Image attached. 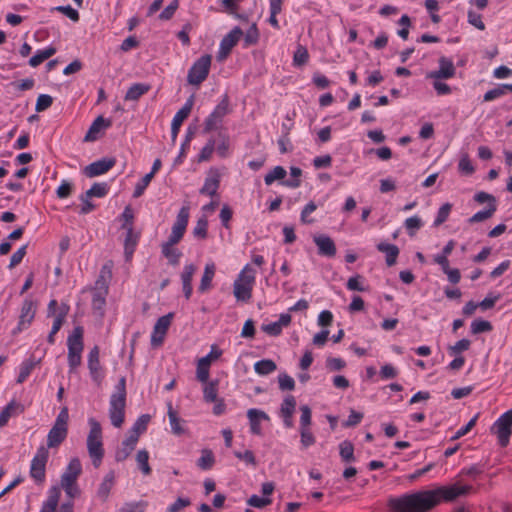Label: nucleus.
I'll list each match as a JSON object with an SVG mask.
<instances>
[{
    "label": "nucleus",
    "mask_w": 512,
    "mask_h": 512,
    "mask_svg": "<svg viewBox=\"0 0 512 512\" xmlns=\"http://www.w3.org/2000/svg\"><path fill=\"white\" fill-rule=\"evenodd\" d=\"M278 383L282 391H292L295 388L294 379L286 373H282L278 376Z\"/></svg>",
    "instance_id": "nucleus-55"
},
{
    "label": "nucleus",
    "mask_w": 512,
    "mask_h": 512,
    "mask_svg": "<svg viewBox=\"0 0 512 512\" xmlns=\"http://www.w3.org/2000/svg\"><path fill=\"white\" fill-rule=\"evenodd\" d=\"M137 442L138 439L129 434L127 438L122 442L121 447L115 452V460L117 462L126 460L135 449Z\"/></svg>",
    "instance_id": "nucleus-27"
},
{
    "label": "nucleus",
    "mask_w": 512,
    "mask_h": 512,
    "mask_svg": "<svg viewBox=\"0 0 512 512\" xmlns=\"http://www.w3.org/2000/svg\"><path fill=\"white\" fill-rule=\"evenodd\" d=\"M162 255L168 259L169 264L176 266L179 264L182 253L174 248L168 246H161Z\"/></svg>",
    "instance_id": "nucleus-42"
},
{
    "label": "nucleus",
    "mask_w": 512,
    "mask_h": 512,
    "mask_svg": "<svg viewBox=\"0 0 512 512\" xmlns=\"http://www.w3.org/2000/svg\"><path fill=\"white\" fill-rule=\"evenodd\" d=\"M291 323V315L283 313L276 322L263 324L261 330L270 336H279L282 332V328L288 326Z\"/></svg>",
    "instance_id": "nucleus-23"
},
{
    "label": "nucleus",
    "mask_w": 512,
    "mask_h": 512,
    "mask_svg": "<svg viewBox=\"0 0 512 512\" xmlns=\"http://www.w3.org/2000/svg\"><path fill=\"white\" fill-rule=\"evenodd\" d=\"M108 293V286L104 280V276L101 275L96 281V288L93 291L92 296V308L95 311H99L100 315H103V309L106 304V295Z\"/></svg>",
    "instance_id": "nucleus-12"
},
{
    "label": "nucleus",
    "mask_w": 512,
    "mask_h": 512,
    "mask_svg": "<svg viewBox=\"0 0 512 512\" xmlns=\"http://www.w3.org/2000/svg\"><path fill=\"white\" fill-rule=\"evenodd\" d=\"M496 210H497V204L491 203L490 205L487 206L486 209L478 211L472 217H470L468 219V222L473 224V223H479V222L485 221V220L491 218L493 216V214L496 212Z\"/></svg>",
    "instance_id": "nucleus-37"
},
{
    "label": "nucleus",
    "mask_w": 512,
    "mask_h": 512,
    "mask_svg": "<svg viewBox=\"0 0 512 512\" xmlns=\"http://www.w3.org/2000/svg\"><path fill=\"white\" fill-rule=\"evenodd\" d=\"M196 271V265L190 263L184 266L183 271L181 273L182 290L187 300H189L192 295V279Z\"/></svg>",
    "instance_id": "nucleus-22"
},
{
    "label": "nucleus",
    "mask_w": 512,
    "mask_h": 512,
    "mask_svg": "<svg viewBox=\"0 0 512 512\" xmlns=\"http://www.w3.org/2000/svg\"><path fill=\"white\" fill-rule=\"evenodd\" d=\"M88 369L93 381L100 383L102 380V374L98 346H94L88 354Z\"/></svg>",
    "instance_id": "nucleus-21"
},
{
    "label": "nucleus",
    "mask_w": 512,
    "mask_h": 512,
    "mask_svg": "<svg viewBox=\"0 0 512 512\" xmlns=\"http://www.w3.org/2000/svg\"><path fill=\"white\" fill-rule=\"evenodd\" d=\"M49 458V451L45 446H40L34 455L31 466L30 476L36 483H43L46 476V464Z\"/></svg>",
    "instance_id": "nucleus-7"
},
{
    "label": "nucleus",
    "mask_w": 512,
    "mask_h": 512,
    "mask_svg": "<svg viewBox=\"0 0 512 512\" xmlns=\"http://www.w3.org/2000/svg\"><path fill=\"white\" fill-rule=\"evenodd\" d=\"M296 408V399L293 395H287L280 407L281 416H293Z\"/></svg>",
    "instance_id": "nucleus-45"
},
{
    "label": "nucleus",
    "mask_w": 512,
    "mask_h": 512,
    "mask_svg": "<svg viewBox=\"0 0 512 512\" xmlns=\"http://www.w3.org/2000/svg\"><path fill=\"white\" fill-rule=\"evenodd\" d=\"M126 397L112 394L109 403V417L114 427H121L125 416Z\"/></svg>",
    "instance_id": "nucleus-9"
},
{
    "label": "nucleus",
    "mask_w": 512,
    "mask_h": 512,
    "mask_svg": "<svg viewBox=\"0 0 512 512\" xmlns=\"http://www.w3.org/2000/svg\"><path fill=\"white\" fill-rule=\"evenodd\" d=\"M471 345V341L469 339H461L457 341L454 345L448 347V352L450 355H457L463 351L469 349Z\"/></svg>",
    "instance_id": "nucleus-57"
},
{
    "label": "nucleus",
    "mask_w": 512,
    "mask_h": 512,
    "mask_svg": "<svg viewBox=\"0 0 512 512\" xmlns=\"http://www.w3.org/2000/svg\"><path fill=\"white\" fill-rule=\"evenodd\" d=\"M150 90V86L144 83L133 84L126 92V101H137L142 95Z\"/></svg>",
    "instance_id": "nucleus-34"
},
{
    "label": "nucleus",
    "mask_w": 512,
    "mask_h": 512,
    "mask_svg": "<svg viewBox=\"0 0 512 512\" xmlns=\"http://www.w3.org/2000/svg\"><path fill=\"white\" fill-rule=\"evenodd\" d=\"M277 369L276 363L271 359H263L254 364V370L259 375H268Z\"/></svg>",
    "instance_id": "nucleus-38"
},
{
    "label": "nucleus",
    "mask_w": 512,
    "mask_h": 512,
    "mask_svg": "<svg viewBox=\"0 0 512 512\" xmlns=\"http://www.w3.org/2000/svg\"><path fill=\"white\" fill-rule=\"evenodd\" d=\"M38 363L39 360L36 361L34 358H29L25 360L20 366V372L17 378V383H23Z\"/></svg>",
    "instance_id": "nucleus-39"
},
{
    "label": "nucleus",
    "mask_w": 512,
    "mask_h": 512,
    "mask_svg": "<svg viewBox=\"0 0 512 512\" xmlns=\"http://www.w3.org/2000/svg\"><path fill=\"white\" fill-rule=\"evenodd\" d=\"M216 266L213 262L207 263L198 287L200 293H205L212 287V280L215 276Z\"/></svg>",
    "instance_id": "nucleus-29"
},
{
    "label": "nucleus",
    "mask_w": 512,
    "mask_h": 512,
    "mask_svg": "<svg viewBox=\"0 0 512 512\" xmlns=\"http://www.w3.org/2000/svg\"><path fill=\"white\" fill-rule=\"evenodd\" d=\"M114 164L115 162H91L84 168L83 173L87 177L93 178L108 172Z\"/></svg>",
    "instance_id": "nucleus-28"
},
{
    "label": "nucleus",
    "mask_w": 512,
    "mask_h": 512,
    "mask_svg": "<svg viewBox=\"0 0 512 512\" xmlns=\"http://www.w3.org/2000/svg\"><path fill=\"white\" fill-rule=\"evenodd\" d=\"M111 126V121L109 119H105L103 116H98L89 127L84 141L92 142L96 141L104 135V131L106 128Z\"/></svg>",
    "instance_id": "nucleus-15"
},
{
    "label": "nucleus",
    "mask_w": 512,
    "mask_h": 512,
    "mask_svg": "<svg viewBox=\"0 0 512 512\" xmlns=\"http://www.w3.org/2000/svg\"><path fill=\"white\" fill-rule=\"evenodd\" d=\"M191 505V500L188 497H178L175 502L167 507V512H181L184 508Z\"/></svg>",
    "instance_id": "nucleus-56"
},
{
    "label": "nucleus",
    "mask_w": 512,
    "mask_h": 512,
    "mask_svg": "<svg viewBox=\"0 0 512 512\" xmlns=\"http://www.w3.org/2000/svg\"><path fill=\"white\" fill-rule=\"evenodd\" d=\"M285 176L286 170L282 166H276L265 175L264 181L266 185H271L276 180L284 179Z\"/></svg>",
    "instance_id": "nucleus-47"
},
{
    "label": "nucleus",
    "mask_w": 512,
    "mask_h": 512,
    "mask_svg": "<svg viewBox=\"0 0 512 512\" xmlns=\"http://www.w3.org/2000/svg\"><path fill=\"white\" fill-rule=\"evenodd\" d=\"M68 427L53 424L47 435V449L58 447L67 437Z\"/></svg>",
    "instance_id": "nucleus-24"
},
{
    "label": "nucleus",
    "mask_w": 512,
    "mask_h": 512,
    "mask_svg": "<svg viewBox=\"0 0 512 512\" xmlns=\"http://www.w3.org/2000/svg\"><path fill=\"white\" fill-rule=\"evenodd\" d=\"M115 484V472L110 470L103 478L99 488L97 490V497L102 501H106L111 489Z\"/></svg>",
    "instance_id": "nucleus-30"
},
{
    "label": "nucleus",
    "mask_w": 512,
    "mask_h": 512,
    "mask_svg": "<svg viewBox=\"0 0 512 512\" xmlns=\"http://www.w3.org/2000/svg\"><path fill=\"white\" fill-rule=\"evenodd\" d=\"M90 431L87 436V450L95 468H98L104 457L102 442V429L100 423L94 418L89 419Z\"/></svg>",
    "instance_id": "nucleus-2"
},
{
    "label": "nucleus",
    "mask_w": 512,
    "mask_h": 512,
    "mask_svg": "<svg viewBox=\"0 0 512 512\" xmlns=\"http://www.w3.org/2000/svg\"><path fill=\"white\" fill-rule=\"evenodd\" d=\"M339 453L344 462L350 463L355 461L354 446L350 441L345 440L340 443Z\"/></svg>",
    "instance_id": "nucleus-40"
},
{
    "label": "nucleus",
    "mask_w": 512,
    "mask_h": 512,
    "mask_svg": "<svg viewBox=\"0 0 512 512\" xmlns=\"http://www.w3.org/2000/svg\"><path fill=\"white\" fill-rule=\"evenodd\" d=\"M53 103V98L48 94H40L37 98L35 110L42 112L47 110Z\"/></svg>",
    "instance_id": "nucleus-58"
},
{
    "label": "nucleus",
    "mask_w": 512,
    "mask_h": 512,
    "mask_svg": "<svg viewBox=\"0 0 512 512\" xmlns=\"http://www.w3.org/2000/svg\"><path fill=\"white\" fill-rule=\"evenodd\" d=\"M243 35V32L240 27L233 28L227 35L223 37L220 42L219 51L217 54V59L219 61L225 60L230 54L233 47L238 43L240 37Z\"/></svg>",
    "instance_id": "nucleus-11"
},
{
    "label": "nucleus",
    "mask_w": 512,
    "mask_h": 512,
    "mask_svg": "<svg viewBox=\"0 0 512 512\" xmlns=\"http://www.w3.org/2000/svg\"><path fill=\"white\" fill-rule=\"evenodd\" d=\"M194 95H190L185 104L174 115L171 123L172 134L175 136L180 129L183 121L189 116L194 105Z\"/></svg>",
    "instance_id": "nucleus-19"
},
{
    "label": "nucleus",
    "mask_w": 512,
    "mask_h": 512,
    "mask_svg": "<svg viewBox=\"0 0 512 512\" xmlns=\"http://www.w3.org/2000/svg\"><path fill=\"white\" fill-rule=\"evenodd\" d=\"M178 7H179V0H172L169 3V5L166 6L164 8V10L159 14V16H158L159 19L163 20V21L170 20L174 16V14H175L176 10L178 9Z\"/></svg>",
    "instance_id": "nucleus-53"
},
{
    "label": "nucleus",
    "mask_w": 512,
    "mask_h": 512,
    "mask_svg": "<svg viewBox=\"0 0 512 512\" xmlns=\"http://www.w3.org/2000/svg\"><path fill=\"white\" fill-rule=\"evenodd\" d=\"M404 225L408 231V234L410 236H414L415 232L421 228L422 220L418 216H412L405 220Z\"/></svg>",
    "instance_id": "nucleus-54"
},
{
    "label": "nucleus",
    "mask_w": 512,
    "mask_h": 512,
    "mask_svg": "<svg viewBox=\"0 0 512 512\" xmlns=\"http://www.w3.org/2000/svg\"><path fill=\"white\" fill-rule=\"evenodd\" d=\"M136 461L139 466V469L142 471L144 475L151 474V467L149 465V453L147 450H139L136 454Z\"/></svg>",
    "instance_id": "nucleus-43"
},
{
    "label": "nucleus",
    "mask_w": 512,
    "mask_h": 512,
    "mask_svg": "<svg viewBox=\"0 0 512 512\" xmlns=\"http://www.w3.org/2000/svg\"><path fill=\"white\" fill-rule=\"evenodd\" d=\"M259 39V31L257 25L254 23L250 26V28L246 31L244 36V41L247 46L254 45L258 42Z\"/></svg>",
    "instance_id": "nucleus-59"
},
{
    "label": "nucleus",
    "mask_w": 512,
    "mask_h": 512,
    "mask_svg": "<svg viewBox=\"0 0 512 512\" xmlns=\"http://www.w3.org/2000/svg\"><path fill=\"white\" fill-rule=\"evenodd\" d=\"M255 270L247 264L233 284L234 296L238 301H248L252 297L253 284L255 282Z\"/></svg>",
    "instance_id": "nucleus-3"
},
{
    "label": "nucleus",
    "mask_w": 512,
    "mask_h": 512,
    "mask_svg": "<svg viewBox=\"0 0 512 512\" xmlns=\"http://www.w3.org/2000/svg\"><path fill=\"white\" fill-rule=\"evenodd\" d=\"M152 179L153 176L151 174L147 173L146 175H144L135 185L133 197L139 198L140 196H142Z\"/></svg>",
    "instance_id": "nucleus-52"
},
{
    "label": "nucleus",
    "mask_w": 512,
    "mask_h": 512,
    "mask_svg": "<svg viewBox=\"0 0 512 512\" xmlns=\"http://www.w3.org/2000/svg\"><path fill=\"white\" fill-rule=\"evenodd\" d=\"M439 69L431 71L427 74V78L431 79H450L455 76L456 68L453 61L445 56H441L438 60Z\"/></svg>",
    "instance_id": "nucleus-14"
},
{
    "label": "nucleus",
    "mask_w": 512,
    "mask_h": 512,
    "mask_svg": "<svg viewBox=\"0 0 512 512\" xmlns=\"http://www.w3.org/2000/svg\"><path fill=\"white\" fill-rule=\"evenodd\" d=\"M54 10L63 13L73 22L79 21L80 16H79L78 11L75 10L74 8H72L70 5L57 6V7L52 8V11H54Z\"/></svg>",
    "instance_id": "nucleus-61"
},
{
    "label": "nucleus",
    "mask_w": 512,
    "mask_h": 512,
    "mask_svg": "<svg viewBox=\"0 0 512 512\" xmlns=\"http://www.w3.org/2000/svg\"><path fill=\"white\" fill-rule=\"evenodd\" d=\"M215 459L211 450H202L201 457L197 460V466L202 470H209L214 465Z\"/></svg>",
    "instance_id": "nucleus-44"
},
{
    "label": "nucleus",
    "mask_w": 512,
    "mask_h": 512,
    "mask_svg": "<svg viewBox=\"0 0 512 512\" xmlns=\"http://www.w3.org/2000/svg\"><path fill=\"white\" fill-rule=\"evenodd\" d=\"M313 241L318 248V254L325 257H334L337 249L331 237L325 234L315 235Z\"/></svg>",
    "instance_id": "nucleus-17"
},
{
    "label": "nucleus",
    "mask_w": 512,
    "mask_h": 512,
    "mask_svg": "<svg viewBox=\"0 0 512 512\" xmlns=\"http://www.w3.org/2000/svg\"><path fill=\"white\" fill-rule=\"evenodd\" d=\"M222 173L217 168H210L207 172L204 185L199 190V193L202 195H208L213 197L216 195L217 190L220 186Z\"/></svg>",
    "instance_id": "nucleus-13"
},
{
    "label": "nucleus",
    "mask_w": 512,
    "mask_h": 512,
    "mask_svg": "<svg viewBox=\"0 0 512 512\" xmlns=\"http://www.w3.org/2000/svg\"><path fill=\"white\" fill-rule=\"evenodd\" d=\"M208 221L205 216L200 217L193 229V235L200 239L207 238Z\"/></svg>",
    "instance_id": "nucleus-49"
},
{
    "label": "nucleus",
    "mask_w": 512,
    "mask_h": 512,
    "mask_svg": "<svg viewBox=\"0 0 512 512\" xmlns=\"http://www.w3.org/2000/svg\"><path fill=\"white\" fill-rule=\"evenodd\" d=\"M209 367H210V355H206L205 357H202L201 359H199L198 364H197L196 377L200 382L206 383L208 381Z\"/></svg>",
    "instance_id": "nucleus-35"
},
{
    "label": "nucleus",
    "mask_w": 512,
    "mask_h": 512,
    "mask_svg": "<svg viewBox=\"0 0 512 512\" xmlns=\"http://www.w3.org/2000/svg\"><path fill=\"white\" fill-rule=\"evenodd\" d=\"M124 230L126 231L124 239V255L126 261H130L138 244L140 233L134 231V228Z\"/></svg>",
    "instance_id": "nucleus-25"
},
{
    "label": "nucleus",
    "mask_w": 512,
    "mask_h": 512,
    "mask_svg": "<svg viewBox=\"0 0 512 512\" xmlns=\"http://www.w3.org/2000/svg\"><path fill=\"white\" fill-rule=\"evenodd\" d=\"M229 104L228 96L224 95L223 99L204 121V132L215 130L221 125L223 118L231 111Z\"/></svg>",
    "instance_id": "nucleus-8"
},
{
    "label": "nucleus",
    "mask_w": 512,
    "mask_h": 512,
    "mask_svg": "<svg viewBox=\"0 0 512 512\" xmlns=\"http://www.w3.org/2000/svg\"><path fill=\"white\" fill-rule=\"evenodd\" d=\"M108 192V187L106 183H94L92 187L87 190L86 198L91 197H104Z\"/></svg>",
    "instance_id": "nucleus-50"
},
{
    "label": "nucleus",
    "mask_w": 512,
    "mask_h": 512,
    "mask_svg": "<svg viewBox=\"0 0 512 512\" xmlns=\"http://www.w3.org/2000/svg\"><path fill=\"white\" fill-rule=\"evenodd\" d=\"M309 54L305 47L299 46L294 53L293 61L297 66H301L308 61Z\"/></svg>",
    "instance_id": "nucleus-64"
},
{
    "label": "nucleus",
    "mask_w": 512,
    "mask_h": 512,
    "mask_svg": "<svg viewBox=\"0 0 512 512\" xmlns=\"http://www.w3.org/2000/svg\"><path fill=\"white\" fill-rule=\"evenodd\" d=\"M362 279H363L362 276L359 274H357L353 277H350L346 283L347 289H349L351 291H359V292L366 291V287H364L361 283Z\"/></svg>",
    "instance_id": "nucleus-62"
},
{
    "label": "nucleus",
    "mask_w": 512,
    "mask_h": 512,
    "mask_svg": "<svg viewBox=\"0 0 512 512\" xmlns=\"http://www.w3.org/2000/svg\"><path fill=\"white\" fill-rule=\"evenodd\" d=\"M211 60V55L205 54L193 63L187 75L189 84L198 86L206 80L210 71Z\"/></svg>",
    "instance_id": "nucleus-5"
},
{
    "label": "nucleus",
    "mask_w": 512,
    "mask_h": 512,
    "mask_svg": "<svg viewBox=\"0 0 512 512\" xmlns=\"http://www.w3.org/2000/svg\"><path fill=\"white\" fill-rule=\"evenodd\" d=\"M60 491L53 487L48 498L43 502L40 512H55L59 504Z\"/></svg>",
    "instance_id": "nucleus-33"
},
{
    "label": "nucleus",
    "mask_w": 512,
    "mask_h": 512,
    "mask_svg": "<svg viewBox=\"0 0 512 512\" xmlns=\"http://www.w3.org/2000/svg\"><path fill=\"white\" fill-rule=\"evenodd\" d=\"M377 249L386 254V264L388 266H393L396 263V259L399 255V248L396 245L379 243Z\"/></svg>",
    "instance_id": "nucleus-32"
},
{
    "label": "nucleus",
    "mask_w": 512,
    "mask_h": 512,
    "mask_svg": "<svg viewBox=\"0 0 512 512\" xmlns=\"http://www.w3.org/2000/svg\"><path fill=\"white\" fill-rule=\"evenodd\" d=\"M492 329H493L492 324L487 320L475 319L471 323V332L473 334L490 332V331H492Z\"/></svg>",
    "instance_id": "nucleus-48"
},
{
    "label": "nucleus",
    "mask_w": 512,
    "mask_h": 512,
    "mask_svg": "<svg viewBox=\"0 0 512 512\" xmlns=\"http://www.w3.org/2000/svg\"><path fill=\"white\" fill-rule=\"evenodd\" d=\"M451 209H452V205L450 203H445L439 208L437 216L434 220L435 227L440 226L448 219Z\"/></svg>",
    "instance_id": "nucleus-51"
},
{
    "label": "nucleus",
    "mask_w": 512,
    "mask_h": 512,
    "mask_svg": "<svg viewBox=\"0 0 512 512\" xmlns=\"http://www.w3.org/2000/svg\"><path fill=\"white\" fill-rule=\"evenodd\" d=\"M491 432L498 438L501 447H506L512 434V410L503 413L492 425Z\"/></svg>",
    "instance_id": "nucleus-6"
},
{
    "label": "nucleus",
    "mask_w": 512,
    "mask_h": 512,
    "mask_svg": "<svg viewBox=\"0 0 512 512\" xmlns=\"http://www.w3.org/2000/svg\"><path fill=\"white\" fill-rule=\"evenodd\" d=\"M167 413H168L172 433L177 436L183 435L185 433V429L182 425V423H184V420H182L178 417L177 412L174 411L171 403H168V412Z\"/></svg>",
    "instance_id": "nucleus-31"
},
{
    "label": "nucleus",
    "mask_w": 512,
    "mask_h": 512,
    "mask_svg": "<svg viewBox=\"0 0 512 512\" xmlns=\"http://www.w3.org/2000/svg\"><path fill=\"white\" fill-rule=\"evenodd\" d=\"M69 312V306L65 303H62L59 312L55 315L53 325H52V334H56L60 328L62 327L65 318Z\"/></svg>",
    "instance_id": "nucleus-41"
},
{
    "label": "nucleus",
    "mask_w": 512,
    "mask_h": 512,
    "mask_svg": "<svg viewBox=\"0 0 512 512\" xmlns=\"http://www.w3.org/2000/svg\"><path fill=\"white\" fill-rule=\"evenodd\" d=\"M218 381H211L205 385L203 390L204 400L208 403L217 401Z\"/></svg>",
    "instance_id": "nucleus-46"
},
{
    "label": "nucleus",
    "mask_w": 512,
    "mask_h": 512,
    "mask_svg": "<svg viewBox=\"0 0 512 512\" xmlns=\"http://www.w3.org/2000/svg\"><path fill=\"white\" fill-rule=\"evenodd\" d=\"M506 94V90L504 88V84H499L497 87L491 89V90H488L484 96H483V101L485 102H489V101H492L496 98H499L503 95Z\"/></svg>",
    "instance_id": "nucleus-60"
},
{
    "label": "nucleus",
    "mask_w": 512,
    "mask_h": 512,
    "mask_svg": "<svg viewBox=\"0 0 512 512\" xmlns=\"http://www.w3.org/2000/svg\"><path fill=\"white\" fill-rule=\"evenodd\" d=\"M247 418L249 420L250 431L254 435H262L260 422L262 420L268 421L270 419L266 412L256 408H251L247 411Z\"/></svg>",
    "instance_id": "nucleus-20"
},
{
    "label": "nucleus",
    "mask_w": 512,
    "mask_h": 512,
    "mask_svg": "<svg viewBox=\"0 0 512 512\" xmlns=\"http://www.w3.org/2000/svg\"><path fill=\"white\" fill-rule=\"evenodd\" d=\"M471 486H439L431 490H421L414 493L392 497L388 507L392 512H428L442 501L452 502L469 492Z\"/></svg>",
    "instance_id": "nucleus-1"
},
{
    "label": "nucleus",
    "mask_w": 512,
    "mask_h": 512,
    "mask_svg": "<svg viewBox=\"0 0 512 512\" xmlns=\"http://www.w3.org/2000/svg\"><path fill=\"white\" fill-rule=\"evenodd\" d=\"M83 328L76 326L67 338L68 352L82 353L83 351Z\"/></svg>",
    "instance_id": "nucleus-26"
},
{
    "label": "nucleus",
    "mask_w": 512,
    "mask_h": 512,
    "mask_svg": "<svg viewBox=\"0 0 512 512\" xmlns=\"http://www.w3.org/2000/svg\"><path fill=\"white\" fill-rule=\"evenodd\" d=\"M36 313V304L29 298H26L23 301L22 307H21V313L19 316V322L17 326V331H21L22 329L28 327Z\"/></svg>",
    "instance_id": "nucleus-16"
},
{
    "label": "nucleus",
    "mask_w": 512,
    "mask_h": 512,
    "mask_svg": "<svg viewBox=\"0 0 512 512\" xmlns=\"http://www.w3.org/2000/svg\"><path fill=\"white\" fill-rule=\"evenodd\" d=\"M149 421L150 415H141L133 424L132 428L129 430V434L131 436H134L136 439H139L140 435L146 431Z\"/></svg>",
    "instance_id": "nucleus-36"
},
{
    "label": "nucleus",
    "mask_w": 512,
    "mask_h": 512,
    "mask_svg": "<svg viewBox=\"0 0 512 512\" xmlns=\"http://www.w3.org/2000/svg\"><path fill=\"white\" fill-rule=\"evenodd\" d=\"M300 436L303 448H308L315 443V437L308 427H300Z\"/></svg>",
    "instance_id": "nucleus-63"
},
{
    "label": "nucleus",
    "mask_w": 512,
    "mask_h": 512,
    "mask_svg": "<svg viewBox=\"0 0 512 512\" xmlns=\"http://www.w3.org/2000/svg\"><path fill=\"white\" fill-rule=\"evenodd\" d=\"M190 208L188 205H184L179 210L176 221L172 226L171 233L166 242L162 243L161 246L174 247L183 238L189 221Z\"/></svg>",
    "instance_id": "nucleus-4"
},
{
    "label": "nucleus",
    "mask_w": 512,
    "mask_h": 512,
    "mask_svg": "<svg viewBox=\"0 0 512 512\" xmlns=\"http://www.w3.org/2000/svg\"><path fill=\"white\" fill-rule=\"evenodd\" d=\"M174 314L168 313L161 316L156 321L152 334H151V345L153 347H159L162 345L165 335L171 325Z\"/></svg>",
    "instance_id": "nucleus-10"
},
{
    "label": "nucleus",
    "mask_w": 512,
    "mask_h": 512,
    "mask_svg": "<svg viewBox=\"0 0 512 512\" xmlns=\"http://www.w3.org/2000/svg\"><path fill=\"white\" fill-rule=\"evenodd\" d=\"M82 472V465L78 458H72L68 463L65 472L61 476V485L68 486L75 484Z\"/></svg>",
    "instance_id": "nucleus-18"
}]
</instances>
